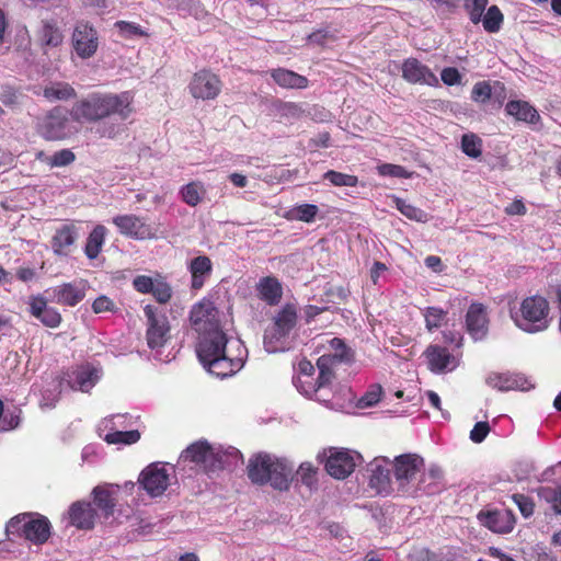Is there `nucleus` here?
Masks as SVG:
<instances>
[{
	"label": "nucleus",
	"mask_w": 561,
	"mask_h": 561,
	"mask_svg": "<svg viewBox=\"0 0 561 561\" xmlns=\"http://www.w3.org/2000/svg\"><path fill=\"white\" fill-rule=\"evenodd\" d=\"M393 470L397 491L402 496L417 497L432 495L440 491L444 472L437 465H431L424 471V459L416 454H403L394 457Z\"/></svg>",
	"instance_id": "obj_1"
},
{
	"label": "nucleus",
	"mask_w": 561,
	"mask_h": 561,
	"mask_svg": "<svg viewBox=\"0 0 561 561\" xmlns=\"http://www.w3.org/2000/svg\"><path fill=\"white\" fill-rule=\"evenodd\" d=\"M131 102L133 98L128 92L94 93L75 103L70 115L76 122H99L110 116L125 121L133 112Z\"/></svg>",
	"instance_id": "obj_2"
},
{
	"label": "nucleus",
	"mask_w": 561,
	"mask_h": 561,
	"mask_svg": "<svg viewBox=\"0 0 561 561\" xmlns=\"http://www.w3.org/2000/svg\"><path fill=\"white\" fill-rule=\"evenodd\" d=\"M248 477L252 483L270 484L276 490H288L294 471V465L286 458L260 453L249 459Z\"/></svg>",
	"instance_id": "obj_3"
},
{
	"label": "nucleus",
	"mask_w": 561,
	"mask_h": 561,
	"mask_svg": "<svg viewBox=\"0 0 561 561\" xmlns=\"http://www.w3.org/2000/svg\"><path fill=\"white\" fill-rule=\"evenodd\" d=\"M241 458L242 455L234 447H229L226 450H215L206 442L190 445L180 456L181 460L195 462L207 473L236 466Z\"/></svg>",
	"instance_id": "obj_4"
},
{
	"label": "nucleus",
	"mask_w": 561,
	"mask_h": 561,
	"mask_svg": "<svg viewBox=\"0 0 561 561\" xmlns=\"http://www.w3.org/2000/svg\"><path fill=\"white\" fill-rule=\"evenodd\" d=\"M550 307L548 300L539 295L525 298L519 310L512 312L515 324L527 333H537L547 330L550 325Z\"/></svg>",
	"instance_id": "obj_5"
},
{
	"label": "nucleus",
	"mask_w": 561,
	"mask_h": 561,
	"mask_svg": "<svg viewBox=\"0 0 561 561\" xmlns=\"http://www.w3.org/2000/svg\"><path fill=\"white\" fill-rule=\"evenodd\" d=\"M50 523L38 513H23L12 517L5 527L7 535H19L35 545L46 542L50 536Z\"/></svg>",
	"instance_id": "obj_6"
},
{
	"label": "nucleus",
	"mask_w": 561,
	"mask_h": 561,
	"mask_svg": "<svg viewBox=\"0 0 561 561\" xmlns=\"http://www.w3.org/2000/svg\"><path fill=\"white\" fill-rule=\"evenodd\" d=\"M297 310L294 305H285L273 318V323L264 333V347L270 353H275L283 347L278 346L286 339L297 324Z\"/></svg>",
	"instance_id": "obj_7"
},
{
	"label": "nucleus",
	"mask_w": 561,
	"mask_h": 561,
	"mask_svg": "<svg viewBox=\"0 0 561 561\" xmlns=\"http://www.w3.org/2000/svg\"><path fill=\"white\" fill-rule=\"evenodd\" d=\"M37 131L46 140H62L77 130L71 125L67 112L61 107H55L38 121Z\"/></svg>",
	"instance_id": "obj_8"
},
{
	"label": "nucleus",
	"mask_w": 561,
	"mask_h": 561,
	"mask_svg": "<svg viewBox=\"0 0 561 561\" xmlns=\"http://www.w3.org/2000/svg\"><path fill=\"white\" fill-rule=\"evenodd\" d=\"M145 314L148 320L147 344L152 350L160 348L170 337L168 317L150 305L145 307Z\"/></svg>",
	"instance_id": "obj_9"
},
{
	"label": "nucleus",
	"mask_w": 561,
	"mask_h": 561,
	"mask_svg": "<svg viewBox=\"0 0 561 561\" xmlns=\"http://www.w3.org/2000/svg\"><path fill=\"white\" fill-rule=\"evenodd\" d=\"M138 482L150 496H160L170 485V473L165 465L153 462L140 472Z\"/></svg>",
	"instance_id": "obj_10"
},
{
	"label": "nucleus",
	"mask_w": 561,
	"mask_h": 561,
	"mask_svg": "<svg viewBox=\"0 0 561 561\" xmlns=\"http://www.w3.org/2000/svg\"><path fill=\"white\" fill-rule=\"evenodd\" d=\"M228 337L220 327L199 333L196 354L201 363L226 353Z\"/></svg>",
	"instance_id": "obj_11"
},
{
	"label": "nucleus",
	"mask_w": 561,
	"mask_h": 561,
	"mask_svg": "<svg viewBox=\"0 0 561 561\" xmlns=\"http://www.w3.org/2000/svg\"><path fill=\"white\" fill-rule=\"evenodd\" d=\"M113 224L122 234L136 240L153 239L157 236L156 229L145 218L136 215L115 216Z\"/></svg>",
	"instance_id": "obj_12"
},
{
	"label": "nucleus",
	"mask_w": 561,
	"mask_h": 561,
	"mask_svg": "<svg viewBox=\"0 0 561 561\" xmlns=\"http://www.w3.org/2000/svg\"><path fill=\"white\" fill-rule=\"evenodd\" d=\"M188 89L195 99L214 100L221 91V81L217 75L204 69L193 76Z\"/></svg>",
	"instance_id": "obj_13"
},
{
	"label": "nucleus",
	"mask_w": 561,
	"mask_h": 561,
	"mask_svg": "<svg viewBox=\"0 0 561 561\" xmlns=\"http://www.w3.org/2000/svg\"><path fill=\"white\" fill-rule=\"evenodd\" d=\"M391 463L387 457H377L368 465L369 485L378 494L389 495L394 490L390 477Z\"/></svg>",
	"instance_id": "obj_14"
},
{
	"label": "nucleus",
	"mask_w": 561,
	"mask_h": 561,
	"mask_svg": "<svg viewBox=\"0 0 561 561\" xmlns=\"http://www.w3.org/2000/svg\"><path fill=\"white\" fill-rule=\"evenodd\" d=\"M72 45L79 57H92L99 45L96 31L88 23H78L72 34Z\"/></svg>",
	"instance_id": "obj_15"
},
{
	"label": "nucleus",
	"mask_w": 561,
	"mask_h": 561,
	"mask_svg": "<svg viewBox=\"0 0 561 561\" xmlns=\"http://www.w3.org/2000/svg\"><path fill=\"white\" fill-rule=\"evenodd\" d=\"M477 517L481 525L497 534L511 533L515 524V517L508 510L481 511Z\"/></svg>",
	"instance_id": "obj_16"
},
{
	"label": "nucleus",
	"mask_w": 561,
	"mask_h": 561,
	"mask_svg": "<svg viewBox=\"0 0 561 561\" xmlns=\"http://www.w3.org/2000/svg\"><path fill=\"white\" fill-rule=\"evenodd\" d=\"M355 456L347 450L331 449L325 461L327 472L335 479L347 478L355 469Z\"/></svg>",
	"instance_id": "obj_17"
},
{
	"label": "nucleus",
	"mask_w": 561,
	"mask_h": 561,
	"mask_svg": "<svg viewBox=\"0 0 561 561\" xmlns=\"http://www.w3.org/2000/svg\"><path fill=\"white\" fill-rule=\"evenodd\" d=\"M217 314L218 311L210 301H202L192 308L190 320L199 334L220 327Z\"/></svg>",
	"instance_id": "obj_18"
},
{
	"label": "nucleus",
	"mask_w": 561,
	"mask_h": 561,
	"mask_svg": "<svg viewBox=\"0 0 561 561\" xmlns=\"http://www.w3.org/2000/svg\"><path fill=\"white\" fill-rule=\"evenodd\" d=\"M402 78L412 84L436 85L437 77L416 58H408L402 64Z\"/></svg>",
	"instance_id": "obj_19"
},
{
	"label": "nucleus",
	"mask_w": 561,
	"mask_h": 561,
	"mask_svg": "<svg viewBox=\"0 0 561 561\" xmlns=\"http://www.w3.org/2000/svg\"><path fill=\"white\" fill-rule=\"evenodd\" d=\"M51 302L73 307L78 305L85 296L84 287L75 283H65L62 285L49 288L45 291Z\"/></svg>",
	"instance_id": "obj_20"
},
{
	"label": "nucleus",
	"mask_w": 561,
	"mask_h": 561,
	"mask_svg": "<svg viewBox=\"0 0 561 561\" xmlns=\"http://www.w3.org/2000/svg\"><path fill=\"white\" fill-rule=\"evenodd\" d=\"M79 238V229L73 224H66L56 229L51 238V249L56 255L67 256Z\"/></svg>",
	"instance_id": "obj_21"
},
{
	"label": "nucleus",
	"mask_w": 561,
	"mask_h": 561,
	"mask_svg": "<svg viewBox=\"0 0 561 561\" xmlns=\"http://www.w3.org/2000/svg\"><path fill=\"white\" fill-rule=\"evenodd\" d=\"M486 310L481 304H472L466 314V325L468 333L473 340L479 341L485 337L488 333Z\"/></svg>",
	"instance_id": "obj_22"
},
{
	"label": "nucleus",
	"mask_w": 561,
	"mask_h": 561,
	"mask_svg": "<svg viewBox=\"0 0 561 561\" xmlns=\"http://www.w3.org/2000/svg\"><path fill=\"white\" fill-rule=\"evenodd\" d=\"M202 364L210 374L219 378H226L239 371L244 362L240 356L230 357L225 353Z\"/></svg>",
	"instance_id": "obj_23"
},
{
	"label": "nucleus",
	"mask_w": 561,
	"mask_h": 561,
	"mask_svg": "<svg viewBox=\"0 0 561 561\" xmlns=\"http://www.w3.org/2000/svg\"><path fill=\"white\" fill-rule=\"evenodd\" d=\"M428 367L433 373L443 374L453 370L456 366V358L449 351L439 345H430L425 351Z\"/></svg>",
	"instance_id": "obj_24"
},
{
	"label": "nucleus",
	"mask_w": 561,
	"mask_h": 561,
	"mask_svg": "<svg viewBox=\"0 0 561 561\" xmlns=\"http://www.w3.org/2000/svg\"><path fill=\"white\" fill-rule=\"evenodd\" d=\"M485 382L488 386L500 391L528 390L530 388L528 380L524 376L507 373H491L486 377Z\"/></svg>",
	"instance_id": "obj_25"
},
{
	"label": "nucleus",
	"mask_w": 561,
	"mask_h": 561,
	"mask_svg": "<svg viewBox=\"0 0 561 561\" xmlns=\"http://www.w3.org/2000/svg\"><path fill=\"white\" fill-rule=\"evenodd\" d=\"M30 312L48 328H57L61 322L60 313L55 308L47 306V299L41 296L31 298Z\"/></svg>",
	"instance_id": "obj_26"
},
{
	"label": "nucleus",
	"mask_w": 561,
	"mask_h": 561,
	"mask_svg": "<svg viewBox=\"0 0 561 561\" xmlns=\"http://www.w3.org/2000/svg\"><path fill=\"white\" fill-rule=\"evenodd\" d=\"M68 514L72 526L79 529L93 528L96 513L91 503L76 502L70 506Z\"/></svg>",
	"instance_id": "obj_27"
},
{
	"label": "nucleus",
	"mask_w": 561,
	"mask_h": 561,
	"mask_svg": "<svg viewBox=\"0 0 561 561\" xmlns=\"http://www.w3.org/2000/svg\"><path fill=\"white\" fill-rule=\"evenodd\" d=\"M188 271L192 277L191 287L194 290H198L211 274V260L206 255H198L190 262Z\"/></svg>",
	"instance_id": "obj_28"
},
{
	"label": "nucleus",
	"mask_w": 561,
	"mask_h": 561,
	"mask_svg": "<svg viewBox=\"0 0 561 561\" xmlns=\"http://www.w3.org/2000/svg\"><path fill=\"white\" fill-rule=\"evenodd\" d=\"M100 373V369L95 367H81L72 373L68 382L73 390L88 392L99 381Z\"/></svg>",
	"instance_id": "obj_29"
},
{
	"label": "nucleus",
	"mask_w": 561,
	"mask_h": 561,
	"mask_svg": "<svg viewBox=\"0 0 561 561\" xmlns=\"http://www.w3.org/2000/svg\"><path fill=\"white\" fill-rule=\"evenodd\" d=\"M259 297L270 306L277 305L283 295V288L277 278L266 276L260 279L256 285Z\"/></svg>",
	"instance_id": "obj_30"
},
{
	"label": "nucleus",
	"mask_w": 561,
	"mask_h": 561,
	"mask_svg": "<svg viewBox=\"0 0 561 561\" xmlns=\"http://www.w3.org/2000/svg\"><path fill=\"white\" fill-rule=\"evenodd\" d=\"M274 81L285 89H305L308 85V79L291 70L278 68L271 72Z\"/></svg>",
	"instance_id": "obj_31"
},
{
	"label": "nucleus",
	"mask_w": 561,
	"mask_h": 561,
	"mask_svg": "<svg viewBox=\"0 0 561 561\" xmlns=\"http://www.w3.org/2000/svg\"><path fill=\"white\" fill-rule=\"evenodd\" d=\"M505 111L508 115L514 116L517 121L535 124L540 116L535 107L524 101H510Z\"/></svg>",
	"instance_id": "obj_32"
},
{
	"label": "nucleus",
	"mask_w": 561,
	"mask_h": 561,
	"mask_svg": "<svg viewBox=\"0 0 561 561\" xmlns=\"http://www.w3.org/2000/svg\"><path fill=\"white\" fill-rule=\"evenodd\" d=\"M106 228L98 225L89 234L84 253L90 260H94L100 254L103 243L105 241Z\"/></svg>",
	"instance_id": "obj_33"
},
{
	"label": "nucleus",
	"mask_w": 561,
	"mask_h": 561,
	"mask_svg": "<svg viewBox=\"0 0 561 561\" xmlns=\"http://www.w3.org/2000/svg\"><path fill=\"white\" fill-rule=\"evenodd\" d=\"M341 355L323 354L317 360V367L319 369V376L317 380L322 382H331L334 378L333 367L341 364Z\"/></svg>",
	"instance_id": "obj_34"
},
{
	"label": "nucleus",
	"mask_w": 561,
	"mask_h": 561,
	"mask_svg": "<svg viewBox=\"0 0 561 561\" xmlns=\"http://www.w3.org/2000/svg\"><path fill=\"white\" fill-rule=\"evenodd\" d=\"M94 504L100 510L101 514L107 518L113 515L116 505L115 499L112 493L103 488L96 486L93 489Z\"/></svg>",
	"instance_id": "obj_35"
},
{
	"label": "nucleus",
	"mask_w": 561,
	"mask_h": 561,
	"mask_svg": "<svg viewBox=\"0 0 561 561\" xmlns=\"http://www.w3.org/2000/svg\"><path fill=\"white\" fill-rule=\"evenodd\" d=\"M62 33L57 27L56 23L51 21H43L39 31V41L43 45L48 47H57L62 43Z\"/></svg>",
	"instance_id": "obj_36"
},
{
	"label": "nucleus",
	"mask_w": 561,
	"mask_h": 561,
	"mask_svg": "<svg viewBox=\"0 0 561 561\" xmlns=\"http://www.w3.org/2000/svg\"><path fill=\"white\" fill-rule=\"evenodd\" d=\"M43 95L48 101L68 100L76 95L75 89L66 82H56L44 88Z\"/></svg>",
	"instance_id": "obj_37"
},
{
	"label": "nucleus",
	"mask_w": 561,
	"mask_h": 561,
	"mask_svg": "<svg viewBox=\"0 0 561 561\" xmlns=\"http://www.w3.org/2000/svg\"><path fill=\"white\" fill-rule=\"evenodd\" d=\"M206 190L201 182H191L181 188V197L184 203L190 206H196L202 202Z\"/></svg>",
	"instance_id": "obj_38"
},
{
	"label": "nucleus",
	"mask_w": 561,
	"mask_h": 561,
	"mask_svg": "<svg viewBox=\"0 0 561 561\" xmlns=\"http://www.w3.org/2000/svg\"><path fill=\"white\" fill-rule=\"evenodd\" d=\"M334 392V383L331 382H322V380H316L312 386V393L317 401L325 404L330 409H333V397Z\"/></svg>",
	"instance_id": "obj_39"
},
{
	"label": "nucleus",
	"mask_w": 561,
	"mask_h": 561,
	"mask_svg": "<svg viewBox=\"0 0 561 561\" xmlns=\"http://www.w3.org/2000/svg\"><path fill=\"white\" fill-rule=\"evenodd\" d=\"M484 30L489 33H495L501 28L503 14L496 5H491L486 13L481 18Z\"/></svg>",
	"instance_id": "obj_40"
},
{
	"label": "nucleus",
	"mask_w": 561,
	"mask_h": 561,
	"mask_svg": "<svg viewBox=\"0 0 561 561\" xmlns=\"http://www.w3.org/2000/svg\"><path fill=\"white\" fill-rule=\"evenodd\" d=\"M139 438H140V433L137 430L114 431L112 433H107L104 436V440L107 444H113V445H116V444L130 445V444L137 443L139 440Z\"/></svg>",
	"instance_id": "obj_41"
},
{
	"label": "nucleus",
	"mask_w": 561,
	"mask_h": 561,
	"mask_svg": "<svg viewBox=\"0 0 561 561\" xmlns=\"http://www.w3.org/2000/svg\"><path fill=\"white\" fill-rule=\"evenodd\" d=\"M540 499L551 503L556 514L561 515V485L540 486L537 491Z\"/></svg>",
	"instance_id": "obj_42"
},
{
	"label": "nucleus",
	"mask_w": 561,
	"mask_h": 561,
	"mask_svg": "<svg viewBox=\"0 0 561 561\" xmlns=\"http://www.w3.org/2000/svg\"><path fill=\"white\" fill-rule=\"evenodd\" d=\"M396 206L402 215L411 220L417 222H426L428 220V214L401 198H396Z\"/></svg>",
	"instance_id": "obj_43"
},
{
	"label": "nucleus",
	"mask_w": 561,
	"mask_h": 561,
	"mask_svg": "<svg viewBox=\"0 0 561 561\" xmlns=\"http://www.w3.org/2000/svg\"><path fill=\"white\" fill-rule=\"evenodd\" d=\"M333 397V409L341 410L346 407L347 403H352L354 394L350 387L346 385L334 383Z\"/></svg>",
	"instance_id": "obj_44"
},
{
	"label": "nucleus",
	"mask_w": 561,
	"mask_h": 561,
	"mask_svg": "<svg viewBox=\"0 0 561 561\" xmlns=\"http://www.w3.org/2000/svg\"><path fill=\"white\" fill-rule=\"evenodd\" d=\"M482 141L473 134H465L461 138V149L470 158H478L482 153Z\"/></svg>",
	"instance_id": "obj_45"
},
{
	"label": "nucleus",
	"mask_w": 561,
	"mask_h": 561,
	"mask_svg": "<svg viewBox=\"0 0 561 561\" xmlns=\"http://www.w3.org/2000/svg\"><path fill=\"white\" fill-rule=\"evenodd\" d=\"M488 5V0H465V10L469 14L470 21L478 24L481 21L482 14Z\"/></svg>",
	"instance_id": "obj_46"
},
{
	"label": "nucleus",
	"mask_w": 561,
	"mask_h": 561,
	"mask_svg": "<svg viewBox=\"0 0 561 561\" xmlns=\"http://www.w3.org/2000/svg\"><path fill=\"white\" fill-rule=\"evenodd\" d=\"M323 178L334 186H355L358 182L355 175L341 173L333 170L325 172Z\"/></svg>",
	"instance_id": "obj_47"
},
{
	"label": "nucleus",
	"mask_w": 561,
	"mask_h": 561,
	"mask_svg": "<svg viewBox=\"0 0 561 561\" xmlns=\"http://www.w3.org/2000/svg\"><path fill=\"white\" fill-rule=\"evenodd\" d=\"M178 10L187 12L196 19H203L207 15V11L198 0H176Z\"/></svg>",
	"instance_id": "obj_48"
},
{
	"label": "nucleus",
	"mask_w": 561,
	"mask_h": 561,
	"mask_svg": "<svg viewBox=\"0 0 561 561\" xmlns=\"http://www.w3.org/2000/svg\"><path fill=\"white\" fill-rule=\"evenodd\" d=\"M447 312L440 308L428 307L425 310V322L428 331L439 328L446 318Z\"/></svg>",
	"instance_id": "obj_49"
},
{
	"label": "nucleus",
	"mask_w": 561,
	"mask_h": 561,
	"mask_svg": "<svg viewBox=\"0 0 561 561\" xmlns=\"http://www.w3.org/2000/svg\"><path fill=\"white\" fill-rule=\"evenodd\" d=\"M382 393L380 385H373L366 391V393L358 400L357 405L359 408H369L379 402Z\"/></svg>",
	"instance_id": "obj_50"
},
{
	"label": "nucleus",
	"mask_w": 561,
	"mask_h": 561,
	"mask_svg": "<svg viewBox=\"0 0 561 561\" xmlns=\"http://www.w3.org/2000/svg\"><path fill=\"white\" fill-rule=\"evenodd\" d=\"M297 476L308 488H312L317 483V469L309 462H304L299 466Z\"/></svg>",
	"instance_id": "obj_51"
},
{
	"label": "nucleus",
	"mask_w": 561,
	"mask_h": 561,
	"mask_svg": "<svg viewBox=\"0 0 561 561\" xmlns=\"http://www.w3.org/2000/svg\"><path fill=\"white\" fill-rule=\"evenodd\" d=\"M21 93L19 89L10 85V84H2L0 87V101L5 106H14L19 104L20 102Z\"/></svg>",
	"instance_id": "obj_52"
},
{
	"label": "nucleus",
	"mask_w": 561,
	"mask_h": 561,
	"mask_svg": "<svg viewBox=\"0 0 561 561\" xmlns=\"http://www.w3.org/2000/svg\"><path fill=\"white\" fill-rule=\"evenodd\" d=\"M491 95L492 88L486 81L477 82L472 88L471 98L474 102L485 103L490 100Z\"/></svg>",
	"instance_id": "obj_53"
},
{
	"label": "nucleus",
	"mask_w": 561,
	"mask_h": 561,
	"mask_svg": "<svg viewBox=\"0 0 561 561\" xmlns=\"http://www.w3.org/2000/svg\"><path fill=\"white\" fill-rule=\"evenodd\" d=\"M151 294L153 295L158 302L165 304L170 300L172 296V289L167 282L156 279Z\"/></svg>",
	"instance_id": "obj_54"
},
{
	"label": "nucleus",
	"mask_w": 561,
	"mask_h": 561,
	"mask_svg": "<svg viewBox=\"0 0 561 561\" xmlns=\"http://www.w3.org/2000/svg\"><path fill=\"white\" fill-rule=\"evenodd\" d=\"M295 215L297 219L305 221V222H311L314 220L319 209L317 205L313 204H302L297 206L295 209Z\"/></svg>",
	"instance_id": "obj_55"
},
{
	"label": "nucleus",
	"mask_w": 561,
	"mask_h": 561,
	"mask_svg": "<svg viewBox=\"0 0 561 561\" xmlns=\"http://www.w3.org/2000/svg\"><path fill=\"white\" fill-rule=\"evenodd\" d=\"M379 173L385 176H392V178H399V179H408L411 176V173L408 172L403 167L391 164V163H385L381 164L379 168Z\"/></svg>",
	"instance_id": "obj_56"
},
{
	"label": "nucleus",
	"mask_w": 561,
	"mask_h": 561,
	"mask_svg": "<svg viewBox=\"0 0 561 561\" xmlns=\"http://www.w3.org/2000/svg\"><path fill=\"white\" fill-rule=\"evenodd\" d=\"M76 159L75 153L69 149H62L54 153L50 158L49 164L51 167H66L73 162Z\"/></svg>",
	"instance_id": "obj_57"
},
{
	"label": "nucleus",
	"mask_w": 561,
	"mask_h": 561,
	"mask_svg": "<svg viewBox=\"0 0 561 561\" xmlns=\"http://www.w3.org/2000/svg\"><path fill=\"white\" fill-rule=\"evenodd\" d=\"M513 500L515 504L518 506L522 515L524 517H529L534 514V502L531 499L524 494H514Z\"/></svg>",
	"instance_id": "obj_58"
},
{
	"label": "nucleus",
	"mask_w": 561,
	"mask_h": 561,
	"mask_svg": "<svg viewBox=\"0 0 561 561\" xmlns=\"http://www.w3.org/2000/svg\"><path fill=\"white\" fill-rule=\"evenodd\" d=\"M115 26L119 30V32L126 36H142L145 32L140 28V26L136 23L118 21L115 23Z\"/></svg>",
	"instance_id": "obj_59"
},
{
	"label": "nucleus",
	"mask_w": 561,
	"mask_h": 561,
	"mask_svg": "<svg viewBox=\"0 0 561 561\" xmlns=\"http://www.w3.org/2000/svg\"><path fill=\"white\" fill-rule=\"evenodd\" d=\"M121 131V125L115 123L103 122L98 125L95 133L100 137L114 138Z\"/></svg>",
	"instance_id": "obj_60"
},
{
	"label": "nucleus",
	"mask_w": 561,
	"mask_h": 561,
	"mask_svg": "<svg viewBox=\"0 0 561 561\" xmlns=\"http://www.w3.org/2000/svg\"><path fill=\"white\" fill-rule=\"evenodd\" d=\"M489 432L490 425L488 422H478L470 432V439L474 443H481L484 440Z\"/></svg>",
	"instance_id": "obj_61"
},
{
	"label": "nucleus",
	"mask_w": 561,
	"mask_h": 561,
	"mask_svg": "<svg viewBox=\"0 0 561 561\" xmlns=\"http://www.w3.org/2000/svg\"><path fill=\"white\" fill-rule=\"evenodd\" d=\"M156 279L140 275L134 279V287L137 291L142 294H149L152 290Z\"/></svg>",
	"instance_id": "obj_62"
},
{
	"label": "nucleus",
	"mask_w": 561,
	"mask_h": 561,
	"mask_svg": "<svg viewBox=\"0 0 561 561\" xmlns=\"http://www.w3.org/2000/svg\"><path fill=\"white\" fill-rule=\"evenodd\" d=\"M92 309L95 313H101L105 311H114L115 304L112 299H110L106 296H100L98 297L93 304Z\"/></svg>",
	"instance_id": "obj_63"
},
{
	"label": "nucleus",
	"mask_w": 561,
	"mask_h": 561,
	"mask_svg": "<svg viewBox=\"0 0 561 561\" xmlns=\"http://www.w3.org/2000/svg\"><path fill=\"white\" fill-rule=\"evenodd\" d=\"M442 81L447 85H455L460 83L461 75L456 68H444L440 73Z\"/></svg>",
	"instance_id": "obj_64"
}]
</instances>
